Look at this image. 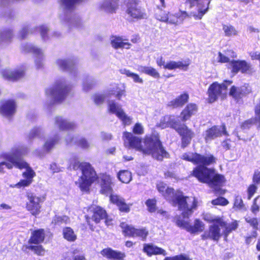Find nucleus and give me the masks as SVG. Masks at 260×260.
<instances>
[{"label": "nucleus", "mask_w": 260, "mask_h": 260, "mask_svg": "<svg viewBox=\"0 0 260 260\" xmlns=\"http://www.w3.org/2000/svg\"><path fill=\"white\" fill-rule=\"evenodd\" d=\"M169 12H166L162 10H159L155 14V18L161 22H168Z\"/></svg>", "instance_id": "obj_46"}, {"label": "nucleus", "mask_w": 260, "mask_h": 260, "mask_svg": "<svg viewBox=\"0 0 260 260\" xmlns=\"http://www.w3.org/2000/svg\"><path fill=\"white\" fill-rule=\"evenodd\" d=\"M2 76L5 80L12 82L22 79L25 75V70L22 68L6 69L2 71Z\"/></svg>", "instance_id": "obj_15"}, {"label": "nucleus", "mask_w": 260, "mask_h": 260, "mask_svg": "<svg viewBox=\"0 0 260 260\" xmlns=\"http://www.w3.org/2000/svg\"><path fill=\"white\" fill-rule=\"evenodd\" d=\"M58 141V138L57 137L49 138L45 143L43 146L44 149L46 152H49L57 143Z\"/></svg>", "instance_id": "obj_45"}, {"label": "nucleus", "mask_w": 260, "mask_h": 260, "mask_svg": "<svg viewBox=\"0 0 260 260\" xmlns=\"http://www.w3.org/2000/svg\"><path fill=\"white\" fill-rule=\"evenodd\" d=\"M249 56L251 60H257L259 61L260 60V52L258 51L255 52H251L249 53Z\"/></svg>", "instance_id": "obj_63"}, {"label": "nucleus", "mask_w": 260, "mask_h": 260, "mask_svg": "<svg viewBox=\"0 0 260 260\" xmlns=\"http://www.w3.org/2000/svg\"><path fill=\"white\" fill-rule=\"evenodd\" d=\"M247 222L249 223L253 228H257L258 225V219L256 218L247 217L245 219Z\"/></svg>", "instance_id": "obj_60"}, {"label": "nucleus", "mask_w": 260, "mask_h": 260, "mask_svg": "<svg viewBox=\"0 0 260 260\" xmlns=\"http://www.w3.org/2000/svg\"><path fill=\"white\" fill-rule=\"evenodd\" d=\"M92 208L93 214L92 216L91 219L96 223L99 222L101 219H104L106 217L107 214L106 211L101 207L96 206L95 207H92Z\"/></svg>", "instance_id": "obj_35"}, {"label": "nucleus", "mask_w": 260, "mask_h": 260, "mask_svg": "<svg viewBox=\"0 0 260 260\" xmlns=\"http://www.w3.org/2000/svg\"><path fill=\"white\" fill-rule=\"evenodd\" d=\"M178 123V121L175 118L169 116L164 117L160 121L158 125L162 129L171 127L175 130Z\"/></svg>", "instance_id": "obj_32"}, {"label": "nucleus", "mask_w": 260, "mask_h": 260, "mask_svg": "<svg viewBox=\"0 0 260 260\" xmlns=\"http://www.w3.org/2000/svg\"><path fill=\"white\" fill-rule=\"evenodd\" d=\"M126 6V12L132 19L138 20L147 18L146 10L141 6L140 1L128 0Z\"/></svg>", "instance_id": "obj_7"}, {"label": "nucleus", "mask_w": 260, "mask_h": 260, "mask_svg": "<svg viewBox=\"0 0 260 260\" xmlns=\"http://www.w3.org/2000/svg\"><path fill=\"white\" fill-rule=\"evenodd\" d=\"M111 202L116 204L118 207L119 210L122 212H129L130 207L132 204H127L125 202L124 199L121 197L117 194H112L110 197Z\"/></svg>", "instance_id": "obj_24"}, {"label": "nucleus", "mask_w": 260, "mask_h": 260, "mask_svg": "<svg viewBox=\"0 0 260 260\" xmlns=\"http://www.w3.org/2000/svg\"><path fill=\"white\" fill-rule=\"evenodd\" d=\"M17 110V104L14 99H3L0 101V115L11 120Z\"/></svg>", "instance_id": "obj_8"}, {"label": "nucleus", "mask_w": 260, "mask_h": 260, "mask_svg": "<svg viewBox=\"0 0 260 260\" xmlns=\"http://www.w3.org/2000/svg\"><path fill=\"white\" fill-rule=\"evenodd\" d=\"M176 223L178 226L185 229L192 234L201 232L205 229V224L199 219L194 220L193 226L191 225L187 221L179 219L177 220Z\"/></svg>", "instance_id": "obj_18"}, {"label": "nucleus", "mask_w": 260, "mask_h": 260, "mask_svg": "<svg viewBox=\"0 0 260 260\" xmlns=\"http://www.w3.org/2000/svg\"><path fill=\"white\" fill-rule=\"evenodd\" d=\"M117 177L123 183H128L132 179L131 173L127 170L120 171L117 174Z\"/></svg>", "instance_id": "obj_38"}, {"label": "nucleus", "mask_w": 260, "mask_h": 260, "mask_svg": "<svg viewBox=\"0 0 260 260\" xmlns=\"http://www.w3.org/2000/svg\"><path fill=\"white\" fill-rule=\"evenodd\" d=\"M133 132L135 134H142L144 133V129L141 124L140 123H136L133 127Z\"/></svg>", "instance_id": "obj_56"}, {"label": "nucleus", "mask_w": 260, "mask_h": 260, "mask_svg": "<svg viewBox=\"0 0 260 260\" xmlns=\"http://www.w3.org/2000/svg\"><path fill=\"white\" fill-rule=\"evenodd\" d=\"M190 16V15L185 11H179V12L174 14L170 13L167 23L178 25L182 23L185 19Z\"/></svg>", "instance_id": "obj_23"}, {"label": "nucleus", "mask_w": 260, "mask_h": 260, "mask_svg": "<svg viewBox=\"0 0 260 260\" xmlns=\"http://www.w3.org/2000/svg\"><path fill=\"white\" fill-rule=\"evenodd\" d=\"M198 110V106L196 103H188L180 112L181 121L186 122L190 120L191 118L197 113Z\"/></svg>", "instance_id": "obj_20"}, {"label": "nucleus", "mask_w": 260, "mask_h": 260, "mask_svg": "<svg viewBox=\"0 0 260 260\" xmlns=\"http://www.w3.org/2000/svg\"><path fill=\"white\" fill-rule=\"evenodd\" d=\"M202 164L193 171V175L201 182L207 184L209 186L218 191L225 183L223 175L217 174L214 169L208 168Z\"/></svg>", "instance_id": "obj_3"}, {"label": "nucleus", "mask_w": 260, "mask_h": 260, "mask_svg": "<svg viewBox=\"0 0 260 260\" xmlns=\"http://www.w3.org/2000/svg\"><path fill=\"white\" fill-rule=\"evenodd\" d=\"M119 0H106L103 3L102 7L105 10L109 13H115L118 8V3Z\"/></svg>", "instance_id": "obj_36"}, {"label": "nucleus", "mask_w": 260, "mask_h": 260, "mask_svg": "<svg viewBox=\"0 0 260 260\" xmlns=\"http://www.w3.org/2000/svg\"><path fill=\"white\" fill-rule=\"evenodd\" d=\"M229 201L223 197H219L212 201L211 203L213 205L226 206L229 204Z\"/></svg>", "instance_id": "obj_53"}, {"label": "nucleus", "mask_w": 260, "mask_h": 260, "mask_svg": "<svg viewBox=\"0 0 260 260\" xmlns=\"http://www.w3.org/2000/svg\"><path fill=\"white\" fill-rule=\"evenodd\" d=\"M108 110L110 113L115 114L125 125L131 123V118L127 116L123 110L119 107L115 102H111L108 105Z\"/></svg>", "instance_id": "obj_19"}, {"label": "nucleus", "mask_w": 260, "mask_h": 260, "mask_svg": "<svg viewBox=\"0 0 260 260\" xmlns=\"http://www.w3.org/2000/svg\"><path fill=\"white\" fill-rule=\"evenodd\" d=\"M120 73L122 74L126 75L127 77H131L135 83H143V79L138 74L132 73L129 70L123 69L122 70H120Z\"/></svg>", "instance_id": "obj_41"}, {"label": "nucleus", "mask_w": 260, "mask_h": 260, "mask_svg": "<svg viewBox=\"0 0 260 260\" xmlns=\"http://www.w3.org/2000/svg\"><path fill=\"white\" fill-rule=\"evenodd\" d=\"M24 168H25L26 170L23 173V175L24 177L26 178V179L21 180L12 187L20 188L21 187L27 186L31 183L32 178L35 175L34 171L28 167V165Z\"/></svg>", "instance_id": "obj_26"}, {"label": "nucleus", "mask_w": 260, "mask_h": 260, "mask_svg": "<svg viewBox=\"0 0 260 260\" xmlns=\"http://www.w3.org/2000/svg\"><path fill=\"white\" fill-rule=\"evenodd\" d=\"M255 116L247 119L240 124V127L242 130L250 129L254 125H257V128H260V102L254 107Z\"/></svg>", "instance_id": "obj_17"}, {"label": "nucleus", "mask_w": 260, "mask_h": 260, "mask_svg": "<svg viewBox=\"0 0 260 260\" xmlns=\"http://www.w3.org/2000/svg\"><path fill=\"white\" fill-rule=\"evenodd\" d=\"M70 222L69 218L67 216H55L53 220L52 223L55 224L61 225L62 224H66Z\"/></svg>", "instance_id": "obj_48"}, {"label": "nucleus", "mask_w": 260, "mask_h": 260, "mask_svg": "<svg viewBox=\"0 0 260 260\" xmlns=\"http://www.w3.org/2000/svg\"><path fill=\"white\" fill-rule=\"evenodd\" d=\"M102 255L109 258L115 259L117 260L123 259L125 256L124 253L113 250L111 248H106L101 251Z\"/></svg>", "instance_id": "obj_31"}, {"label": "nucleus", "mask_w": 260, "mask_h": 260, "mask_svg": "<svg viewBox=\"0 0 260 260\" xmlns=\"http://www.w3.org/2000/svg\"><path fill=\"white\" fill-rule=\"evenodd\" d=\"M174 207L181 211L184 218H188L196 209L197 201L194 197L184 196L182 192L177 191L171 202Z\"/></svg>", "instance_id": "obj_4"}, {"label": "nucleus", "mask_w": 260, "mask_h": 260, "mask_svg": "<svg viewBox=\"0 0 260 260\" xmlns=\"http://www.w3.org/2000/svg\"><path fill=\"white\" fill-rule=\"evenodd\" d=\"M221 228H224V230L223 232L225 237H227L229 234L233 231L236 230L238 226V223L237 221H234L230 223L227 224L224 221V225H220Z\"/></svg>", "instance_id": "obj_39"}, {"label": "nucleus", "mask_w": 260, "mask_h": 260, "mask_svg": "<svg viewBox=\"0 0 260 260\" xmlns=\"http://www.w3.org/2000/svg\"><path fill=\"white\" fill-rule=\"evenodd\" d=\"M123 232L127 236L138 237L142 240H145L148 235V231L146 228L136 229L132 225H128L124 223L121 224Z\"/></svg>", "instance_id": "obj_16"}, {"label": "nucleus", "mask_w": 260, "mask_h": 260, "mask_svg": "<svg viewBox=\"0 0 260 260\" xmlns=\"http://www.w3.org/2000/svg\"><path fill=\"white\" fill-rule=\"evenodd\" d=\"M142 72L154 78L158 79L160 78L159 73L155 69L152 67H143Z\"/></svg>", "instance_id": "obj_42"}, {"label": "nucleus", "mask_w": 260, "mask_h": 260, "mask_svg": "<svg viewBox=\"0 0 260 260\" xmlns=\"http://www.w3.org/2000/svg\"><path fill=\"white\" fill-rule=\"evenodd\" d=\"M256 184H251L248 188V199L250 200L257 189Z\"/></svg>", "instance_id": "obj_55"}, {"label": "nucleus", "mask_w": 260, "mask_h": 260, "mask_svg": "<svg viewBox=\"0 0 260 260\" xmlns=\"http://www.w3.org/2000/svg\"><path fill=\"white\" fill-rule=\"evenodd\" d=\"M227 88L225 84L219 83L217 81L211 84L207 90L208 102L213 103L217 101L218 98L222 95V91L226 90Z\"/></svg>", "instance_id": "obj_12"}, {"label": "nucleus", "mask_w": 260, "mask_h": 260, "mask_svg": "<svg viewBox=\"0 0 260 260\" xmlns=\"http://www.w3.org/2000/svg\"><path fill=\"white\" fill-rule=\"evenodd\" d=\"M143 250L149 256L153 254H162L163 255L167 254L164 249L152 244H144Z\"/></svg>", "instance_id": "obj_33"}, {"label": "nucleus", "mask_w": 260, "mask_h": 260, "mask_svg": "<svg viewBox=\"0 0 260 260\" xmlns=\"http://www.w3.org/2000/svg\"><path fill=\"white\" fill-rule=\"evenodd\" d=\"M210 0H186L185 3L189 4L190 8L196 7L198 14L193 13L192 16L196 20L201 19L209 9Z\"/></svg>", "instance_id": "obj_13"}, {"label": "nucleus", "mask_w": 260, "mask_h": 260, "mask_svg": "<svg viewBox=\"0 0 260 260\" xmlns=\"http://www.w3.org/2000/svg\"><path fill=\"white\" fill-rule=\"evenodd\" d=\"M223 135L229 136L225 123H222L220 127L214 125L206 129L204 134V139L205 142L208 143Z\"/></svg>", "instance_id": "obj_11"}, {"label": "nucleus", "mask_w": 260, "mask_h": 260, "mask_svg": "<svg viewBox=\"0 0 260 260\" xmlns=\"http://www.w3.org/2000/svg\"><path fill=\"white\" fill-rule=\"evenodd\" d=\"M63 235L64 238L68 241L73 242L77 239V236L74 232L70 227H67L63 229Z\"/></svg>", "instance_id": "obj_40"}, {"label": "nucleus", "mask_w": 260, "mask_h": 260, "mask_svg": "<svg viewBox=\"0 0 260 260\" xmlns=\"http://www.w3.org/2000/svg\"><path fill=\"white\" fill-rule=\"evenodd\" d=\"M77 145L82 148L86 149L89 146L87 140L84 138H82L76 142Z\"/></svg>", "instance_id": "obj_54"}, {"label": "nucleus", "mask_w": 260, "mask_h": 260, "mask_svg": "<svg viewBox=\"0 0 260 260\" xmlns=\"http://www.w3.org/2000/svg\"><path fill=\"white\" fill-rule=\"evenodd\" d=\"M175 130L181 137V147L182 148L188 146L195 136L194 132L186 124L178 123Z\"/></svg>", "instance_id": "obj_9"}, {"label": "nucleus", "mask_w": 260, "mask_h": 260, "mask_svg": "<svg viewBox=\"0 0 260 260\" xmlns=\"http://www.w3.org/2000/svg\"><path fill=\"white\" fill-rule=\"evenodd\" d=\"M28 202L26 204V209L33 215H37L40 213L41 206L40 205V199L32 193L27 194Z\"/></svg>", "instance_id": "obj_21"}, {"label": "nucleus", "mask_w": 260, "mask_h": 260, "mask_svg": "<svg viewBox=\"0 0 260 260\" xmlns=\"http://www.w3.org/2000/svg\"><path fill=\"white\" fill-rule=\"evenodd\" d=\"M27 165L28 164H0V171H2V168H6L8 169H10L13 167L21 169L26 167Z\"/></svg>", "instance_id": "obj_50"}, {"label": "nucleus", "mask_w": 260, "mask_h": 260, "mask_svg": "<svg viewBox=\"0 0 260 260\" xmlns=\"http://www.w3.org/2000/svg\"><path fill=\"white\" fill-rule=\"evenodd\" d=\"M55 123L61 131L71 130L75 127L74 122L68 121L60 116H57L55 118Z\"/></svg>", "instance_id": "obj_30"}, {"label": "nucleus", "mask_w": 260, "mask_h": 260, "mask_svg": "<svg viewBox=\"0 0 260 260\" xmlns=\"http://www.w3.org/2000/svg\"><path fill=\"white\" fill-rule=\"evenodd\" d=\"M223 30L225 33V35L228 37L236 36L237 35V31L232 25H223Z\"/></svg>", "instance_id": "obj_49"}, {"label": "nucleus", "mask_w": 260, "mask_h": 260, "mask_svg": "<svg viewBox=\"0 0 260 260\" xmlns=\"http://www.w3.org/2000/svg\"><path fill=\"white\" fill-rule=\"evenodd\" d=\"M127 41V39H123L120 36H112L111 39V44L115 49L118 48L129 49L131 47V44Z\"/></svg>", "instance_id": "obj_27"}, {"label": "nucleus", "mask_w": 260, "mask_h": 260, "mask_svg": "<svg viewBox=\"0 0 260 260\" xmlns=\"http://www.w3.org/2000/svg\"><path fill=\"white\" fill-rule=\"evenodd\" d=\"M203 218L208 222H213L214 223L218 224L219 225H224V221L222 218L211 213H204Z\"/></svg>", "instance_id": "obj_37"}, {"label": "nucleus", "mask_w": 260, "mask_h": 260, "mask_svg": "<svg viewBox=\"0 0 260 260\" xmlns=\"http://www.w3.org/2000/svg\"><path fill=\"white\" fill-rule=\"evenodd\" d=\"M69 167L74 170L79 169L81 171L82 176L75 182L81 190H88L92 183L98 179L101 193L107 194L112 191V187L114 185L113 178L106 173L100 174L97 177L95 171L90 164H71Z\"/></svg>", "instance_id": "obj_2"}, {"label": "nucleus", "mask_w": 260, "mask_h": 260, "mask_svg": "<svg viewBox=\"0 0 260 260\" xmlns=\"http://www.w3.org/2000/svg\"><path fill=\"white\" fill-rule=\"evenodd\" d=\"M164 260H190L188 256L180 254L172 257H167Z\"/></svg>", "instance_id": "obj_57"}, {"label": "nucleus", "mask_w": 260, "mask_h": 260, "mask_svg": "<svg viewBox=\"0 0 260 260\" xmlns=\"http://www.w3.org/2000/svg\"><path fill=\"white\" fill-rule=\"evenodd\" d=\"M189 99V95L186 92H184L177 96L175 99L171 101L170 102V106L173 108L182 107L185 104H186Z\"/></svg>", "instance_id": "obj_29"}, {"label": "nucleus", "mask_w": 260, "mask_h": 260, "mask_svg": "<svg viewBox=\"0 0 260 260\" xmlns=\"http://www.w3.org/2000/svg\"><path fill=\"white\" fill-rule=\"evenodd\" d=\"M124 144L128 148L135 149L143 154L151 155L158 161L170 157L169 153L165 149L158 136L151 135L144 138V147L142 146V139L134 136L132 133L124 132L123 134Z\"/></svg>", "instance_id": "obj_1"}, {"label": "nucleus", "mask_w": 260, "mask_h": 260, "mask_svg": "<svg viewBox=\"0 0 260 260\" xmlns=\"http://www.w3.org/2000/svg\"><path fill=\"white\" fill-rule=\"evenodd\" d=\"M231 140L230 139H225L221 143V146L224 150H228L231 149Z\"/></svg>", "instance_id": "obj_61"}, {"label": "nucleus", "mask_w": 260, "mask_h": 260, "mask_svg": "<svg viewBox=\"0 0 260 260\" xmlns=\"http://www.w3.org/2000/svg\"><path fill=\"white\" fill-rule=\"evenodd\" d=\"M29 51L32 52L34 54L42 56V52L41 49L36 47L35 46H31L29 48Z\"/></svg>", "instance_id": "obj_64"}, {"label": "nucleus", "mask_w": 260, "mask_h": 260, "mask_svg": "<svg viewBox=\"0 0 260 260\" xmlns=\"http://www.w3.org/2000/svg\"><path fill=\"white\" fill-rule=\"evenodd\" d=\"M219 226L220 225L217 223H213L212 225H211L209 228V231H205L202 235V239L203 240L210 239L212 240L218 241L221 236Z\"/></svg>", "instance_id": "obj_22"}, {"label": "nucleus", "mask_w": 260, "mask_h": 260, "mask_svg": "<svg viewBox=\"0 0 260 260\" xmlns=\"http://www.w3.org/2000/svg\"><path fill=\"white\" fill-rule=\"evenodd\" d=\"M189 64L190 61L189 60L178 61L170 60L167 62L164 67V69L169 70L180 69L183 71H187Z\"/></svg>", "instance_id": "obj_25"}, {"label": "nucleus", "mask_w": 260, "mask_h": 260, "mask_svg": "<svg viewBox=\"0 0 260 260\" xmlns=\"http://www.w3.org/2000/svg\"><path fill=\"white\" fill-rule=\"evenodd\" d=\"M218 62L220 63L229 62L231 72L233 75H236L239 72L243 74L252 75L254 70L250 63L246 60L242 59H232L231 61L229 57L222 54L220 52H218Z\"/></svg>", "instance_id": "obj_6"}, {"label": "nucleus", "mask_w": 260, "mask_h": 260, "mask_svg": "<svg viewBox=\"0 0 260 260\" xmlns=\"http://www.w3.org/2000/svg\"><path fill=\"white\" fill-rule=\"evenodd\" d=\"M146 204L148 207V209L149 212H154L155 211V201L154 200H148L146 202Z\"/></svg>", "instance_id": "obj_58"}, {"label": "nucleus", "mask_w": 260, "mask_h": 260, "mask_svg": "<svg viewBox=\"0 0 260 260\" xmlns=\"http://www.w3.org/2000/svg\"><path fill=\"white\" fill-rule=\"evenodd\" d=\"M181 158L191 162H215V157L212 154L202 155L196 152H188L182 154Z\"/></svg>", "instance_id": "obj_14"}, {"label": "nucleus", "mask_w": 260, "mask_h": 260, "mask_svg": "<svg viewBox=\"0 0 260 260\" xmlns=\"http://www.w3.org/2000/svg\"><path fill=\"white\" fill-rule=\"evenodd\" d=\"M59 68L62 71L69 70L73 65V63L67 59H59L56 61Z\"/></svg>", "instance_id": "obj_44"}, {"label": "nucleus", "mask_w": 260, "mask_h": 260, "mask_svg": "<svg viewBox=\"0 0 260 260\" xmlns=\"http://www.w3.org/2000/svg\"><path fill=\"white\" fill-rule=\"evenodd\" d=\"M157 189L167 200L171 202L175 194L173 188L169 187L164 182H159L157 184Z\"/></svg>", "instance_id": "obj_28"}, {"label": "nucleus", "mask_w": 260, "mask_h": 260, "mask_svg": "<svg viewBox=\"0 0 260 260\" xmlns=\"http://www.w3.org/2000/svg\"><path fill=\"white\" fill-rule=\"evenodd\" d=\"M253 182L256 184H260V170L255 171L253 176Z\"/></svg>", "instance_id": "obj_62"}, {"label": "nucleus", "mask_w": 260, "mask_h": 260, "mask_svg": "<svg viewBox=\"0 0 260 260\" xmlns=\"http://www.w3.org/2000/svg\"><path fill=\"white\" fill-rule=\"evenodd\" d=\"M27 249L33 251L36 254L39 255H43L45 254V250L41 245L28 246Z\"/></svg>", "instance_id": "obj_51"}, {"label": "nucleus", "mask_w": 260, "mask_h": 260, "mask_svg": "<svg viewBox=\"0 0 260 260\" xmlns=\"http://www.w3.org/2000/svg\"><path fill=\"white\" fill-rule=\"evenodd\" d=\"M233 208L239 210L244 208V205L241 197L238 196L235 197Z\"/></svg>", "instance_id": "obj_52"}, {"label": "nucleus", "mask_w": 260, "mask_h": 260, "mask_svg": "<svg viewBox=\"0 0 260 260\" xmlns=\"http://www.w3.org/2000/svg\"><path fill=\"white\" fill-rule=\"evenodd\" d=\"M93 100L96 104H101L104 101L105 96L103 94H95L93 95Z\"/></svg>", "instance_id": "obj_59"}, {"label": "nucleus", "mask_w": 260, "mask_h": 260, "mask_svg": "<svg viewBox=\"0 0 260 260\" xmlns=\"http://www.w3.org/2000/svg\"><path fill=\"white\" fill-rule=\"evenodd\" d=\"M25 153L26 149L22 147L13 148L10 152L3 153L0 155L1 162H24L21 158Z\"/></svg>", "instance_id": "obj_10"}, {"label": "nucleus", "mask_w": 260, "mask_h": 260, "mask_svg": "<svg viewBox=\"0 0 260 260\" xmlns=\"http://www.w3.org/2000/svg\"><path fill=\"white\" fill-rule=\"evenodd\" d=\"M72 86L67 84L65 81L58 80L55 82L52 87L46 89L45 93L47 95L52 96L51 105L62 103L71 92Z\"/></svg>", "instance_id": "obj_5"}, {"label": "nucleus", "mask_w": 260, "mask_h": 260, "mask_svg": "<svg viewBox=\"0 0 260 260\" xmlns=\"http://www.w3.org/2000/svg\"><path fill=\"white\" fill-rule=\"evenodd\" d=\"M83 0H59L60 5L66 9H72L75 5L81 2Z\"/></svg>", "instance_id": "obj_43"}, {"label": "nucleus", "mask_w": 260, "mask_h": 260, "mask_svg": "<svg viewBox=\"0 0 260 260\" xmlns=\"http://www.w3.org/2000/svg\"><path fill=\"white\" fill-rule=\"evenodd\" d=\"M44 238L45 233L43 230L40 229L36 230L31 233L28 243L30 244H39L44 241Z\"/></svg>", "instance_id": "obj_34"}, {"label": "nucleus", "mask_w": 260, "mask_h": 260, "mask_svg": "<svg viewBox=\"0 0 260 260\" xmlns=\"http://www.w3.org/2000/svg\"><path fill=\"white\" fill-rule=\"evenodd\" d=\"M229 94L234 99H238L242 98L243 93L241 89L233 85L230 88Z\"/></svg>", "instance_id": "obj_47"}]
</instances>
